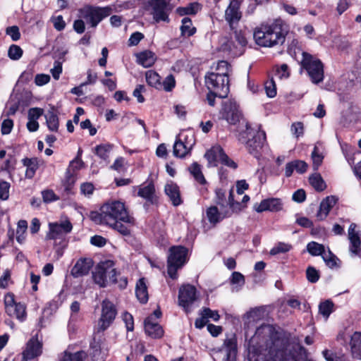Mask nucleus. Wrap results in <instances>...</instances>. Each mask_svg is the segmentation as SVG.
Segmentation results:
<instances>
[{
	"mask_svg": "<svg viewBox=\"0 0 361 361\" xmlns=\"http://www.w3.org/2000/svg\"><path fill=\"white\" fill-rule=\"evenodd\" d=\"M311 157L313 163V168L314 170H317L319 166L322 164L324 159L323 147L322 144L317 142L315 145Z\"/></svg>",
	"mask_w": 361,
	"mask_h": 361,
	"instance_id": "34",
	"label": "nucleus"
},
{
	"mask_svg": "<svg viewBox=\"0 0 361 361\" xmlns=\"http://www.w3.org/2000/svg\"><path fill=\"white\" fill-rule=\"evenodd\" d=\"M145 6L152 10L153 19L156 22H169V16L172 8L166 0H145Z\"/></svg>",
	"mask_w": 361,
	"mask_h": 361,
	"instance_id": "12",
	"label": "nucleus"
},
{
	"mask_svg": "<svg viewBox=\"0 0 361 361\" xmlns=\"http://www.w3.org/2000/svg\"><path fill=\"white\" fill-rule=\"evenodd\" d=\"M80 310V303L77 301L73 302L71 305V314L70 317V322H69V327H71V324L73 322H75L78 318V313Z\"/></svg>",
	"mask_w": 361,
	"mask_h": 361,
	"instance_id": "59",
	"label": "nucleus"
},
{
	"mask_svg": "<svg viewBox=\"0 0 361 361\" xmlns=\"http://www.w3.org/2000/svg\"><path fill=\"white\" fill-rule=\"evenodd\" d=\"M13 127V122L11 119H4L1 123V131L3 135L9 134Z\"/></svg>",
	"mask_w": 361,
	"mask_h": 361,
	"instance_id": "60",
	"label": "nucleus"
},
{
	"mask_svg": "<svg viewBox=\"0 0 361 361\" xmlns=\"http://www.w3.org/2000/svg\"><path fill=\"white\" fill-rule=\"evenodd\" d=\"M201 9L198 3L194 2L184 7H178L176 12L180 16L195 15Z\"/></svg>",
	"mask_w": 361,
	"mask_h": 361,
	"instance_id": "38",
	"label": "nucleus"
},
{
	"mask_svg": "<svg viewBox=\"0 0 361 361\" xmlns=\"http://www.w3.org/2000/svg\"><path fill=\"white\" fill-rule=\"evenodd\" d=\"M84 355L85 353L82 351L71 353L66 350L59 361H83Z\"/></svg>",
	"mask_w": 361,
	"mask_h": 361,
	"instance_id": "49",
	"label": "nucleus"
},
{
	"mask_svg": "<svg viewBox=\"0 0 361 361\" xmlns=\"http://www.w3.org/2000/svg\"><path fill=\"white\" fill-rule=\"evenodd\" d=\"M207 217L211 224H216L226 218L231 216L230 211L222 204L218 208L216 206H212L207 209Z\"/></svg>",
	"mask_w": 361,
	"mask_h": 361,
	"instance_id": "21",
	"label": "nucleus"
},
{
	"mask_svg": "<svg viewBox=\"0 0 361 361\" xmlns=\"http://www.w3.org/2000/svg\"><path fill=\"white\" fill-rule=\"evenodd\" d=\"M51 73L55 80H59L62 73V62L56 61L54 63V67L51 69Z\"/></svg>",
	"mask_w": 361,
	"mask_h": 361,
	"instance_id": "61",
	"label": "nucleus"
},
{
	"mask_svg": "<svg viewBox=\"0 0 361 361\" xmlns=\"http://www.w3.org/2000/svg\"><path fill=\"white\" fill-rule=\"evenodd\" d=\"M27 229V223L25 220H20L17 224L16 240L20 244L25 242L26 238V231Z\"/></svg>",
	"mask_w": 361,
	"mask_h": 361,
	"instance_id": "42",
	"label": "nucleus"
},
{
	"mask_svg": "<svg viewBox=\"0 0 361 361\" xmlns=\"http://www.w3.org/2000/svg\"><path fill=\"white\" fill-rule=\"evenodd\" d=\"M301 66L313 83L318 84L323 80L324 66L319 59L310 54L303 52Z\"/></svg>",
	"mask_w": 361,
	"mask_h": 361,
	"instance_id": "7",
	"label": "nucleus"
},
{
	"mask_svg": "<svg viewBox=\"0 0 361 361\" xmlns=\"http://www.w3.org/2000/svg\"><path fill=\"white\" fill-rule=\"evenodd\" d=\"M47 126L49 130L56 132L59 129V118L57 115L52 111H48L45 114Z\"/></svg>",
	"mask_w": 361,
	"mask_h": 361,
	"instance_id": "37",
	"label": "nucleus"
},
{
	"mask_svg": "<svg viewBox=\"0 0 361 361\" xmlns=\"http://www.w3.org/2000/svg\"><path fill=\"white\" fill-rule=\"evenodd\" d=\"M220 115L230 125L240 123L245 128V123H248L244 119L239 105L234 99H228L223 102Z\"/></svg>",
	"mask_w": 361,
	"mask_h": 361,
	"instance_id": "9",
	"label": "nucleus"
},
{
	"mask_svg": "<svg viewBox=\"0 0 361 361\" xmlns=\"http://www.w3.org/2000/svg\"><path fill=\"white\" fill-rule=\"evenodd\" d=\"M334 304L332 301L329 300H325L319 304V312L326 320L329 315L334 312Z\"/></svg>",
	"mask_w": 361,
	"mask_h": 361,
	"instance_id": "43",
	"label": "nucleus"
},
{
	"mask_svg": "<svg viewBox=\"0 0 361 361\" xmlns=\"http://www.w3.org/2000/svg\"><path fill=\"white\" fill-rule=\"evenodd\" d=\"M240 8V1L231 0L225 11V19L229 24L231 30L234 29V24L238 23L242 17Z\"/></svg>",
	"mask_w": 361,
	"mask_h": 361,
	"instance_id": "19",
	"label": "nucleus"
},
{
	"mask_svg": "<svg viewBox=\"0 0 361 361\" xmlns=\"http://www.w3.org/2000/svg\"><path fill=\"white\" fill-rule=\"evenodd\" d=\"M231 66L226 61H219L216 66V70L218 71L216 74L226 75L228 78V73L230 71Z\"/></svg>",
	"mask_w": 361,
	"mask_h": 361,
	"instance_id": "50",
	"label": "nucleus"
},
{
	"mask_svg": "<svg viewBox=\"0 0 361 361\" xmlns=\"http://www.w3.org/2000/svg\"><path fill=\"white\" fill-rule=\"evenodd\" d=\"M112 149L113 145L111 144H101L95 147L94 152L100 159L106 161L109 157Z\"/></svg>",
	"mask_w": 361,
	"mask_h": 361,
	"instance_id": "36",
	"label": "nucleus"
},
{
	"mask_svg": "<svg viewBox=\"0 0 361 361\" xmlns=\"http://www.w3.org/2000/svg\"><path fill=\"white\" fill-rule=\"evenodd\" d=\"M135 294L137 300L141 303H146L148 301L147 287L144 278L138 280L135 286Z\"/></svg>",
	"mask_w": 361,
	"mask_h": 361,
	"instance_id": "31",
	"label": "nucleus"
},
{
	"mask_svg": "<svg viewBox=\"0 0 361 361\" xmlns=\"http://www.w3.org/2000/svg\"><path fill=\"white\" fill-rule=\"evenodd\" d=\"M91 219L99 224H112L116 220L123 221L124 223L134 224L135 220L126 208L125 204L118 200L110 201L104 203L99 212H92Z\"/></svg>",
	"mask_w": 361,
	"mask_h": 361,
	"instance_id": "1",
	"label": "nucleus"
},
{
	"mask_svg": "<svg viewBox=\"0 0 361 361\" xmlns=\"http://www.w3.org/2000/svg\"><path fill=\"white\" fill-rule=\"evenodd\" d=\"M136 56L137 63L145 68L152 66L156 61L154 54L148 50L138 53Z\"/></svg>",
	"mask_w": 361,
	"mask_h": 361,
	"instance_id": "30",
	"label": "nucleus"
},
{
	"mask_svg": "<svg viewBox=\"0 0 361 361\" xmlns=\"http://www.w3.org/2000/svg\"><path fill=\"white\" fill-rule=\"evenodd\" d=\"M291 249V245L284 243H279L270 250V254L275 255L279 253H285Z\"/></svg>",
	"mask_w": 361,
	"mask_h": 361,
	"instance_id": "52",
	"label": "nucleus"
},
{
	"mask_svg": "<svg viewBox=\"0 0 361 361\" xmlns=\"http://www.w3.org/2000/svg\"><path fill=\"white\" fill-rule=\"evenodd\" d=\"M195 143L194 136H190V140L187 143H183L182 138H177L173 145L174 156L180 158L185 157L190 152Z\"/></svg>",
	"mask_w": 361,
	"mask_h": 361,
	"instance_id": "22",
	"label": "nucleus"
},
{
	"mask_svg": "<svg viewBox=\"0 0 361 361\" xmlns=\"http://www.w3.org/2000/svg\"><path fill=\"white\" fill-rule=\"evenodd\" d=\"M264 89L266 94L269 97L273 98L276 95V87L273 78L265 82Z\"/></svg>",
	"mask_w": 361,
	"mask_h": 361,
	"instance_id": "51",
	"label": "nucleus"
},
{
	"mask_svg": "<svg viewBox=\"0 0 361 361\" xmlns=\"http://www.w3.org/2000/svg\"><path fill=\"white\" fill-rule=\"evenodd\" d=\"M225 207H227V210L230 211L231 216L233 214L238 213L242 209L241 204L234 200L233 191L232 189L229 191L228 202L225 205Z\"/></svg>",
	"mask_w": 361,
	"mask_h": 361,
	"instance_id": "40",
	"label": "nucleus"
},
{
	"mask_svg": "<svg viewBox=\"0 0 361 361\" xmlns=\"http://www.w3.org/2000/svg\"><path fill=\"white\" fill-rule=\"evenodd\" d=\"M73 225L68 219H61L59 221L49 224V232L47 238L54 240L63 247L66 245V236L71 232Z\"/></svg>",
	"mask_w": 361,
	"mask_h": 361,
	"instance_id": "8",
	"label": "nucleus"
},
{
	"mask_svg": "<svg viewBox=\"0 0 361 361\" xmlns=\"http://www.w3.org/2000/svg\"><path fill=\"white\" fill-rule=\"evenodd\" d=\"M93 266L92 260L90 258L80 259L77 261L71 270L75 277L86 275Z\"/></svg>",
	"mask_w": 361,
	"mask_h": 361,
	"instance_id": "25",
	"label": "nucleus"
},
{
	"mask_svg": "<svg viewBox=\"0 0 361 361\" xmlns=\"http://www.w3.org/2000/svg\"><path fill=\"white\" fill-rule=\"evenodd\" d=\"M146 80L148 85L155 88L159 89L161 87L160 82V76L153 71H148L146 72Z\"/></svg>",
	"mask_w": 361,
	"mask_h": 361,
	"instance_id": "44",
	"label": "nucleus"
},
{
	"mask_svg": "<svg viewBox=\"0 0 361 361\" xmlns=\"http://www.w3.org/2000/svg\"><path fill=\"white\" fill-rule=\"evenodd\" d=\"M94 282L101 287L116 282V271L114 262L111 260L102 262L93 272Z\"/></svg>",
	"mask_w": 361,
	"mask_h": 361,
	"instance_id": "6",
	"label": "nucleus"
},
{
	"mask_svg": "<svg viewBox=\"0 0 361 361\" xmlns=\"http://www.w3.org/2000/svg\"><path fill=\"white\" fill-rule=\"evenodd\" d=\"M283 205V204L281 199L271 197L263 200L259 204H255L254 209L258 213L266 211L276 212L282 210Z\"/></svg>",
	"mask_w": 361,
	"mask_h": 361,
	"instance_id": "20",
	"label": "nucleus"
},
{
	"mask_svg": "<svg viewBox=\"0 0 361 361\" xmlns=\"http://www.w3.org/2000/svg\"><path fill=\"white\" fill-rule=\"evenodd\" d=\"M322 257L326 263V266H328L329 268L332 269L338 266L337 261H338V259L331 252L329 249L327 251H324L322 255Z\"/></svg>",
	"mask_w": 361,
	"mask_h": 361,
	"instance_id": "47",
	"label": "nucleus"
},
{
	"mask_svg": "<svg viewBox=\"0 0 361 361\" xmlns=\"http://www.w3.org/2000/svg\"><path fill=\"white\" fill-rule=\"evenodd\" d=\"M200 315H204L207 319H212L214 322H217L220 319V316L216 310H212L208 307H204L201 310Z\"/></svg>",
	"mask_w": 361,
	"mask_h": 361,
	"instance_id": "54",
	"label": "nucleus"
},
{
	"mask_svg": "<svg viewBox=\"0 0 361 361\" xmlns=\"http://www.w3.org/2000/svg\"><path fill=\"white\" fill-rule=\"evenodd\" d=\"M285 36L286 31L281 20H276L271 24H262L254 32L256 43L266 47L282 44L285 41Z\"/></svg>",
	"mask_w": 361,
	"mask_h": 361,
	"instance_id": "2",
	"label": "nucleus"
},
{
	"mask_svg": "<svg viewBox=\"0 0 361 361\" xmlns=\"http://www.w3.org/2000/svg\"><path fill=\"white\" fill-rule=\"evenodd\" d=\"M145 331L152 338H159L164 335L162 327L157 321H154V316H149L145 319Z\"/></svg>",
	"mask_w": 361,
	"mask_h": 361,
	"instance_id": "23",
	"label": "nucleus"
},
{
	"mask_svg": "<svg viewBox=\"0 0 361 361\" xmlns=\"http://www.w3.org/2000/svg\"><path fill=\"white\" fill-rule=\"evenodd\" d=\"M224 151L220 145H214L211 147L204 154L208 167H215L220 164L221 157Z\"/></svg>",
	"mask_w": 361,
	"mask_h": 361,
	"instance_id": "24",
	"label": "nucleus"
},
{
	"mask_svg": "<svg viewBox=\"0 0 361 361\" xmlns=\"http://www.w3.org/2000/svg\"><path fill=\"white\" fill-rule=\"evenodd\" d=\"M10 184L6 181L0 182V199L6 200L9 197Z\"/></svg>",
	"mask_w": 361,
	"mask_h": 361,
	"instance_id": "58",
	"label": "nucleus"
},
{
	"mask_svg": "<svg viewBox=\"0 0 361 361\" xmlns=\"http://www.w3.org/2000/svg\"><path fill=\"white\" fill-rule=\"evenodd\" d=\"M42 353V343L37 337H32L26 343L23 352V360L27 361L35 359Z\"/></svg>",
	"mask_w": 361,
	"mask_h": 361,
	"instance_id": "18",
	"label": "nucleus"
},
{
	"mask_svg": "<svg viewBox=\"0 0 361 361\" xmlns=\"http://www.w3.org/2000/svg\"><path fill=\"white\" fill-rule=\"evenodd\" d=\"M8 54L11 59L18 60L22 56L23 50L19 46L13 44L10 47Z\"/></svg>",
	"mask_w": 361,
	"mask_h": 361,
	"instance_id": "55",
	"label": "nucleus"
},
{
	"mask_svg": "<svg viewBox=\"0 0 361 361\" xmlns=\"http://www.w3.org/2000/svg\"><path fill=\"white\" fill-rule=\"evenodd\" d=\"M311 185L317 191H322L326 188V184L319 173H314L310 177Z\"/></svg>",
	"mask_w": 361,
	"mask_h": 361,
	"instance_id": "45",
	"label": "nucleus"
},
{
	"mask_svg": "<svg viewBox=\"0 0 361 361\" xmlns=\"http://www.w3.org/2000/svg\"><path fill=\"white\" fill-rule=\"evenodd\" d=\"M175 84L176 81L173 76L170 75H168L164 80L163 83H161V87H163L166 91L169 92L175 87Z\"/></svg>",
	"mask_w": 361,
	"mask_h": 361,
	"instance_id": "63",
	"label": "nucleus"
},
{
	"mask_svg": "<svg viewBox=\"0 0 361 361\" xmlns=\"http://www.w3.org/2000/svg\"><path fill=\"white\" fill-rule=\"evenodd\" d=\"M84 166L85 163L80 157H75L70 162L66 173V181L68 183V184H73L75 183V174L76 171L80 170Z\"/></svg>",
	"mask_w": 361,
	"mask_h": 361,
	"instance_id": "27",
	"label": "nucleus"
},
{
	"mask_svg": "<svg viewBox=\"0 0 361 361\" xmlns=\"http://www.w3.org/2000/svg\"><path fill=\"white\" fill-rule=\"evenodd\" d=\"M197 300V293L195 287L190 284L183 285L179 288L178 305L186 313L192 311L193 305Z\"/></svg>",
	"mask_w": 361,
	"mask_h": 361,
	"instance_id": "14",
	"label": "nucleus"
},
{
	"mask_svg": "<svg viewBox=\"0 0 361 361\" xmlns=\"http://www.w3.org/2000/svg\"><path fill=\"white\" fill-rule=\"evenodd\" d=\"M307 279L310 283H316L319 279V271L313 267H308L306 270Z\"/></svg>",
	"mask_w": 361,
	"mask_h": 361,
	"instance_id": "53",
	"label": "nucleus"
},
{
	"mask_svg": "<svg viewBox=\"0 0 361 361\" xmlns=\"http://www.w3.org/2000/svg\"><path fill=\"white\" fill-rule=\"evenodd\" d=\"M122 319L126 324L128 331H133L134 329V319L131 314L125 312L122 314Z\"/></svg>",
	"mask_w": 361,
	"mask_h": 361,
	"instance_id": "56",
	"label": "nucleus"
},
{
	"mask_svg": "<svg viewBox=\"0 0 361 361\" xmlns=\"http://www.w3.org/2000/svg\"><path fill=\"white\" fill-rule=\"evenodd\" d=\"M6 313L11 316L16 317L20 322H23L27 317L25 306L22 303H16L12 307H10L9 310Z\"/></svg>",
	"mask_w": 361,
	"mask_h": 361,
	"instance_id": "33",
	"label": "nucleus"
},
{
	"mask_svg": "<svg viewBox=\"0 0 361 361\" xmlns=\"http://www.w3.org/2000/svg\"><path fill=\"white\" fill-rule=\"evenodd\" d=\"M234 39L230 36H223L219 39V51L231 57H236L243 54L244 47L247 44V40L244 35L236 31L233 32Z\"/></svg>",
	"mask_w": 361,
	"mask_h": 361,
	"instance_id": "4",
	"label": "nucleus"
},
{
	"mask_svg": "<svg viewBox=\"0 0 361 361\" xmlns=\"http://www.w3.org/2000/svg\"><path fill=\"white\" fill-rule=\"evenodd\" d=\"M188 170L198 184L201 185L207 184V180L202 173V166L199 164L194 162L189 166Z\"/></svg>",
	"mask_w": 361,
	"mask_h": 361,
	"instance_id": "32",
	"label": "nucleus"
},
{
	"mask_svg": "<svg viewBox=\"0 0 361 361\" xmlns=\"http://www.w3.org/2000/svg\"><path fill=\"white\" fill-rule=\"evenodd\" d=\"M180 31L183 37H190L196 32V28L192 25L190 18L185 17L181 20Z\"/></svg>",
	"mask_w": 361,
	"mask_h": 361,
	"instance_id": "35",
	"label": "nucleus"
},
{
	"mask_svg": "<svg viewBox=\"0 0 361 361\" xmlns=\"http://www.w3.org/2000/svg\"><path fill=\"white\" fill-rule=\"evenodd\" d=\"M154 191V185L152 183H149L147 185H140L137 195L147 200H151L153 198Z\"/></svg>",
	"mask_w": 361,
	"mask_h": 361,
	"instance_id": "39",
	"label": "nucleus"
},
{
	"mask_svg": "<svg viewBox=\"0 0 361 361\" xmlns=\"http://www.w3.org/2000/svg\"><path fill=\"white\" fill-rule=\"evenodd\" d=\"M337 199L334 196H329L320 203L319 209L317 213L319 220H324L328 216L330 210L336 204Z\"/></svg>",
	"mask_w": 361,
	"mask_h": 361,
	"instance_id": "28",
	"label": "nucleus"
},
{
	"mask_svg": "<svg viewBox=\"0 0 361 361\" xmlns=\"http://www.w3.org/2000/svg\"><path fill=\"white\" fill-rule=\"evenodd\" d=\"M231 283L233 286V292H238L245 284L244 276L238 271H234L231 275Z\"/></svg>",
	"mask_w": 361,
	"mask_h": 361,
	"instance_id": "41",
	"label": "nucleus"
},
{
	"mask_svg": "<svg viewBox=\"0 0 361 361\" xmlns=\"http://www.w3.org/2000/svg\"><path fill=\"white\" fill-rule=\"evenodd\" d=\"M350 242L349 252L352 256H361V230L357 224L352 223L348 230Z\"/></svg>",
	"mask_w": 361,
	"mask_h": 361,
	"instance_id": "17",
	"label": "nucleus"
},
{
	"mask_svg": "<svg viewBox=\"0 0 361 361\" xmlns=\"http://www.w3.org/2000/svg\"><path fill=\"white\" fill-rule=\"evenodd\" d=\"M112 12L110 6L94 7L87 5L79 10L80 17L87 20L91 26L95 27L104 18Z\"/></svg>",
	"mask_w": 361,
	"mask_h": 361,
	"instance_id": "11",
	"label": "nucleus"
},
{
	"mask_svg": "<svg viewBox=\"0 0 361 361\" xmlns=\"http://www.w3.org/2000/svg\"><path fill=\"white\" fill-rule=\"evenodd\" d=\"M23 166L26 167L25 178H32L39 168V160L36 158H25L22 160Z\"/></svg>",
	"mask_w": 361,
	"mask_h": 361,
	"instance_id": "29",
	"label": "nucleus"
},
{
	"mask_svg": "<svg viewBox=\"0 0 361 361\" xmlns=\"http://www.w3.org/2000/svg\"><path fill=\"white\" fill-rule=\"evenodd\" d=\"M276 76L280 79H286L289 77V68L286 64L276 67Z\"/></svg>",
	"mask_w": 361,
	"mask_h": 361,
	"instance_id": "57",
	"label": "nucleus"
},
{
	"mask_svg": "<svg viewBox=\"0 0 361 361\" xmlns=\"http://www.w3.org/2000/svg\"><path fill=\"white\" fill-rule=\"evenodd\" d=\"M238 140L245 145L250 154L259 159L266 141V134L264 131L260 130L259 127L253 128L248 123H245V130H240Z\"/></svg>",
	"mask_w": 361,
	"mask_h": 361,
	"instance_id": "3",
	"label": "nucleus"
},
{
	"mask_svg": "<svg viewBox=\"0 0 361 361\" xmlns=\"http://www.w3.org/2000/svg\"><path fill=\"white\" fill-rule=\"evenodd\" d=\"M6 32L13 41H17L20 37L19 28L17 26H11L6 28Z\"/></svg>",
	"mask_w": 361,
	"mask_h": 361,
	"instance_id": "64",
	"label": "nucleus"
},
{
	"mask_svg": "<svg viewBox=\"0 0 361 361\" xmlns=\"http://www.w3.org/2000/svg\"><path fill=\"white\" fill-rule=\"evenodd\" d=\"M307 250L313 256H322L325 251V247L322 244L312 241L307 244Z\"/></svg>",
	"mask_w": 361,
	"mask_h": 361,
	"instance_id": "46",
	"label": "nucleus"
},
{
	"mask_svg": "<svg viewBox=\"0 0 361 361\" xmlns=\"http://www.w3.org/2000/svg\"><path fill=\"white\" fill-rule=\"evenodd\" d=\"M220 164L232 169H236L238 167V164L233 159L228 157V156L225 152H224L221 157Z\"/></svg>",
	"mask_w": 361,
	"mask_h": 361,
	"instance_id": "62",
	"label": "nucleus"
},
{
	"mask_svg": "<svg viewBox=\"0 0 361 361\" xmlns=\"http://www.w3.org/2000/svg\"><path fill=\"white\" fill-rule=\"evenodd\" d=\"M214 361H235L237 345L235 339H226L221 348L212 351Z\"/></svg>",
	"mask_w": 361,
	"mask_h": 361,
	"instance_id": "13",
	"label": "nucleus"
},
{
	"mask_svg": "<svg viewBox=\"0 0 361 361\" xmlns=\"http://www.w3.org/2000/svg\"><path fill=\"white\" fill-rule=\"evenodd\" d=\"M164 190L173 205L178 206L182 203L179 187L176 183L172 181L168 182L165 185Z\"/></svg>",
	"mask_w": 361,
	"mask_h": 361,
	"instance_id": "26",
	"label": "nucleus"
},
{
	"mask_svg": "<svg viewBox=\"0 0 361 361\" xmlns=\"http://www.w3.org/2000/svg\"><path fill=\"white\" fill-rule=\"evenodd\" d=\"M114 305L109 300H103L102 303V314L98 322V330L104 331L112 324L116 315Z\"/></svg>",
	"mask_w": 361,
	"mask_h": 361,
	"instance_id": "16",
	"label": "nucleus"
},
{
	"mask_svg": "<svg viewBox=\"0 0 361 361\" xmlns=\"http://www.w3.org/2000/svg\"><path fill=\"white\" fill-rule=\"evenodd\" d=\"M348 339L352 357L361 360V331H355L350 336L345 331H341L337 335L338 342L345 343Z\"/></svg>",
	"mask_w": 361,
	"mask_h": 361,
	"instance_id": "15",
	"label": "nucleus"
},
{
	"mask_svg": "<svg viewBox=\"0 0 361 361\" xmlns=\"http://www.w3.org/2000/svg\"><path fill=\"white\" fill-rule=\"evenodd\" d=\"M205 84L208 90L219 97L224 98L228 94V78L226 75L210 73L205 76Z\"/></svg>",
	"mask_w": 361,
	"mask_h": 361,
	"instance_id": "10",
	"label": "nucleus"
},
{
	"mask_svg": "<svg viewBox=\"0 0 361 361\" xmlns=\"http://www.w3.org/2000/svg\"><path fill=\"white\" fill-rule=\"evenodd\" d=\"M188 250L181 245L173 246L169 250L167 260V272L170 278L176 279L177 271L188 262Z\"/></svg>",
	"mask_w": 361,
	"mask_h": 361,
	"instance_id": "5",
	"label": "nucleus"
},
{
	"mask_svg": "<svg viewBox=\"0 0 361 361\" xmlns=\"http://www.w3.org/2000/svg\"><path fill=\"white\" fill-rule=\"evenodd\" d=\"M132 225L124 223L123 221L116 220L115 224H109L108 226L114 228L122 235H127L130 234V226Z\"/></svg>",
	"mask_w": 361,
	"mask_h": 361,
	"instance_id": "48",
	"label": "nucleus"
}]
</instances>
